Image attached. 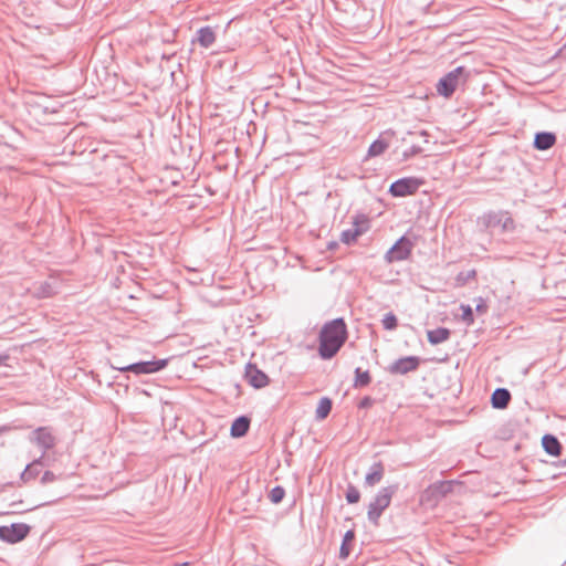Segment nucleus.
I'll return each mask as SVG.
<instances>
[{"label":"nucleus","mask_w":566,"mask_h":566,"mask_svg":"<svg viewBox=\"0 0 566 566\" xmlns=\"http://www.w3.org/2000/svg\"><path fill=\"white\" fill-rule=\"evenodd\" d=\"M348 332L344 318L326 322L318 335V354L323 359L333 358L347 340Z\"/></svg>","instance_id":"f257e3e1"},{"label":"nucleus","mask_w":566,"mask_h":566,"mask_svg":"<svg viewBox=\"0 0 566 566\" xmlns=\"http://www.w3.org/2000/svg\"><path fill=\"white\" fill-rule=\"evenodd\" d=\"M399 490L398 484H391L388 486L381 488L377 494L375 495L374 500L368 505L367 511V517L368 521L375 525H379V518L385 512L387 507H389L391 503L392 496L397 493Z\"/></svg>","instance_id":"f03ea898"},{"label":"nucleus","mask_w":566,"mask_h":566,"mask_svg":"<svg viewBox=\"0 0 566 566\" xmlns=\"http://www.w3.org/2000/svg\"><path fill=\"white\" fill-rule=\"evenodd\" d=\"M479 222L485 229L501 228L503 233L513 232L516 223L509 211H489L479 218Z\"/></svg>","instance_id":"7ed1b4c3"},{"label":"nucleus","mask_w":566,"mask_h":566,"mask_svg":"<svg viewBox=\"0 0 566 566\" xmlns=\"http://www.w3.org/2000/svg\"><path fill=\"white\" fill-rule=\"evenodd\" d=\"M168 361H169L168 358L154 359V360H147V361H138V363H134V364H130L127 366L114 367V368L119 371H123V373L130 371L136 375H148V374H154V373L165 369L168 365Z\"/></svg>","instance_id":"20e7f679"},{"label":"nucleus","mask_w":566,"mask_h":566,"mask_svg":"<svg viewBox=\"0 0 566 566\" xmlns=\"http://www.w3.org/2000/svg\"><path fill=\"white\" fill-rule=\"evenodd\" d=\"M465 72V67L458 66L441 77L437 84L438 93L443 97H450L457 90L460 78Z\"/></svg>","instance_id":"39448f33"},{"label":"nucleus","mask_w":566,"mask_h":566,"mask_svg":"<svg viewBox=\"0 0 566 566\" xmlns=\"http://www.w3.org/2000/svg\"><path fill=\"white\" fill-rule=\"evenodd\" d=\"M412 248H413L412 241L409 238H407L406 235H402L386 252L385 261L389 264L394 263V262L405 261L410 256Z\"/></svg>","instance_id":"423d86ee"},{"label":"nucleus","mask_w":566,"mask_h":566,"mask_svg":"<svg viewBox=\"0 0 566 566\" xmlns=\"http://www.w3.org/2000/svg\"><path fill=\"white\" fill-rule=\"evenodd\" d=\"M422 180L415 177H405L394 181L389 187L392 197H406L417 192Z\"/></svg>","instance_id":"0eeeda50"},{"label":"nucleus","mask_w":566,"mask_h":566,"mask_svg":"<svg viewBox=\"0 0 566 566\" xmlns=\"http://www.w3.org/2000/svg\"><path fill=\"white\" fill-rule=\"evenodd\" d=\"M29 440L42 449L41 455H43V458L45 457V452L52 449L56 443L52 429L49 427L36 428L31 432Z\"/></svg>","instance_id":"6e6552de"},{"label":"nucleus","mask_w":566,"mask_h":566,"mask_svg":"<svg viewBox=\"0 0 566 566\" xmlns=\"http://www.w3.org/2000/svg\"><path fill=\"white\" fill-rule=\"evenodd\" d=\"M31 527L23 523H13L10 526H0V539L10 544L24 539Z\"/></svg>","instance_id":"1a4fd4ad"},{"label":"nucleus","mask_w":566,"mask_h":566,"mask_svg":"<svg viewBox=\"0 0 566 566\" xmlns=\"http://www.w3.org/2000/svg\"><path fill=\"white\" fill-rule=\"evenodd\" d=\"M453 481H439L429 485L423 492V499L430 502H438L452 492Z\"/></svg>","instance_id":"9d476101"},{"label":"nucleus","mask_w":566,"mask_h":566,"mask_svg":"<svg viewBox=\"0 0 566 566\" xmlns=\"http://www.w3.org/2000/svg\"><path fill=\"white\" fill-rule=\"evenodd\" d=\"M420 358L417 356H406L395 360L388 368L390 374L406 375L418 369Z\"/></svg>","instance_id":"9b49d317"},{"label":"nucleus","mask_w":566,"mask_h":566,"mask_svg":"<svg viewBox=\"0 0 566 566\" xmlns=\"http://www.w3.org/2000/svg\"><path fill=\"white\" fill-rule=\"evenodd\" d=\"M244 377L248 384L256 389L263 388L269 384L268 375L251 363L245 366Z\"/></svg>","instance_id":"f8f14e48"},{"label":"nucleus","mask_w":566,"mask_h":566,"mask_svg":"<svg viewBox=\"0 0 566 566\" xmlns=\"http://www.w3.org/2000/svg\"><path fill=\"white\" fill-rule=\"evenodd\" d=\"M385 475V467H384V463L381 461H378V462H374L367 474L365 475V485L366 486H375L376 484H378L382 478Z\"/></svg>","instance_id":"ddd939ff"},{"label":"nucleus","mask_w":566,"mask_h":566,"mask_svg":"<svg viewBox=\"0 0 566 566\" xmlns=\"http://www.w3.org/2000/svg\"><path fill=\"white\" fill-rule=\"evenodd\" d=\"M556 143V135L551 132H539L535 134L533 146L537 150H547Z\"/></svg>","instance_id":"4468645a"},{"label":"nucleus","mask_w":566,"mask_h":566,"mask_svg":"<svg viewBox=\"0 0 566 566\" xmlns=\"http://www.w3.org/2000/svg\"><path fill=\"white\" fill-rule=\"evenodd\" d=\"M511 392L506 388H496L491 396L492 407L495 409H504L511 401Z\"/></svg>","instance_id":"2eb2a0df"},{"label":"nucleus","mask_w":566,"mask_h":566,"mask_svg":"<svg viewBox=\"0 0 566 566\" xmlns=\"http://www.w3.org/2000/svg\"><path fill=\"white\" fill-rule=\"evenodd\" d=\"M250 419L247 416H240L231 424L230 434L233 438H241L247 434L250 428Z\"/></svg>","instance_id":"dca6fc26"},{"label":"nucleus","mask_w":566,"mask_h":566,"mask_svg":"<svg viewBox=\"0 0 566 566\" xmlns=\"http://www.w3.org/2000/svg\"><path fill=\"white\" fill-rule=\"evenodd\" d=\"M44 463V458L41 455L40 458L33 460L31 463H29L23 472L20 475V479L27 483L30 480L36 478L40 474V468Z\"/></svg>","instance_id":"f3484780"},{"label":"nucleus","mask_w":566,"mask_h":566,"mask_svg":"<svg viewBox=\"0 0 566 566\" xmlns=\"http://www.w3.org/2000/svg\"><path fill=\"white\" fill-rule=\"evenodd\" d=\"M197 41L202 48H210L216 41L214 30L209 25L200 28L197 31Z\"/></svg>","instance_id":"a211bd4d"},{"label":"nucleus","mask_w":566,"mask_h":566,"mask_svg":"<svg viewBox=\"0 0 566 566\" xmlns=\"http://www.w3.org/2000/svg\"><path fill=\"white\" fill-rule=\"evenodd\" d=\"M451 336V331L446 327H438L427 332L428 342L431 345H438L447 342Z\"/></svg>","instance_id":"6ab92c4d"},{"label":"nucleus","mask_w":566,"mask_h":566,"mask_svg":"<svg viewBox=\"0 0 566 566\" xmlns=\"http://www.w3.org/2000/svg\"><path fill=\"white\" fill-rule=\"evenodd\" d=\"M542 446L549 455L557 457L560 454V442L553 434H545L542 439Z\"/></svg>","instance_id":"aec40b11"},{"label":"nucleus","mask_w":566,"mask_h":566,"mask_svg":"<svg viewBox=\"0 0 566 566\" xmlns=\"http://www.w3.org/2000/svg\"><path fill=\"white\" fill-rule=\"evenodd\" d=\"M353 230L359 232V235L366 233L370 228V219L364 213H357L353 217Z\"/></svg>","instance_id":"412c9836"},{"label":"nucleus","mask_w":566,"mask_h":566,"mask_svg":"<svg viewBox=\"0 0 566 566\" xmlns=\"http://www.w3.org/2000/svg\"><path fill=\"white\" fill-rule=\"evenodd\" d=\"M355 539V532L353 530H349L345 533L343 537V542L339 548V558L340 559H347L348 556L352 553V543Z\"/></svg>","instance_id":"4be33fe9"},{"label":"nucleus","mask_w":566,"mask_h":566,"mask_svg":"<svg viewBox=\"0 0 566 566\" xmlns=\"http://www.w3.org/2000/svg\"><path fill=\"white\" fill-rule=\"evenodd\" d=\"M333 402L328 397L321 398L318 406L315 411V418L317 420H324L327 418L332 410Z\"/></svg>","instance_id":"5701e85b"},{"label":"nucleus","mask_w":566,"mask_h":566,"mask_svg":"<svg viewBox=\"0 0 566 566\" xmlns=\"http://www.w3.org/2000/svg\"><path fill=\"white\" fill-rule=\"evenodd\" d=\"M371 377L368 370H361V368L357 367L355 369V379H354V387L355 388H363L370 384Z\"/></svg>","instance_id":"b1692460"},{"label":"nucleus","mask_w":566,"mask_h":566,"mask_svg":"<svg viewBox=\"0 0 566 566\" xmlns=\"http://www.w3.org/2000/svg\"><path fill=\"white\" fill-rule=\"evenodd\" d=\"M475 277H476V271L474 269L469 270V271H462V272L458 273V275L455 276V285L459 287H462L465 284H468L470 281L475 280Z\"/></svg>","instance_id":"393cba45"},{"label":"nucleus","mask_w":566,"mask_h":566,"mask_svg":"<svg viewBox=\"0 0 566 566\" xmlns=\"http://www.w3.org/2000/svg\"><path fill=\"white\" fill-rule=\"evenodd\" d=\"M388 143L384 139H376L368 148V156L369 157H376L381 155L387 148Z\"/></svg>","instance_id":"a878e982"},{"label":"nucleus","mask_w":566,"mask_h":566,"mask_svg":"<svg viewBox=\"0 0 566 566\" xmlns=\"http://www.w3.org/2000/svg\"><path fill=\"white\" fill-rule=\"evenodd\" d=\"M345 497L349 504L358 503L360 500V492L354 484L349 483L346 488Z\"/></svg>","instance_id":"bb28decb"},{"label":"nucleus","mask_w":566,"mask_h":566,"mask_svg":"<svg viewBox=\"0 0 566 566\" xmlns=\"http://www.w3.org/2000/svg\"><path fill=\"white\" fill-rule=\"evenodd\" d=\"M285 496V490L283 486L281 485H276L274 486L270 493H269V499L272 503L274 504H279L282 502V500L284 499Z\"/></svg>","instance_id":"cd10ccee"},{"label":"nucleus","mask_w":566,"mask_h":566,"mask_svg":"<svg viewBox=\"0 0 566 566\" xmlns=\"http://www.w3.org/2000/svg\"><path fill=\"white\" fill-rule=\"evenodd\" d=\"M360 237L359 232L354 231L353 229L344 230L340 234V241L347 245L356 242L357 238Z\"/></svg>","instance_id":"c85d7f7f"},{"label":"nucleus","mask_w":566,"mask_h":566,"mask_svg":"<svg viewBox=\"0 0 566 566\" xmlns=\"http://www.w3.org/2000/svg\"><path fill=\"white\" fill-rule=\"evenodd\" d=\"M381 323H382L384 328L387 331H392L398 326V319H397L396 315L391 312L387 313L384 316Z\"/></svg>","instance_id":"c756f323"},{"label":"nucleus","mask_w":566,"mask_h":566,"mask_svg":"<svg viewBox=\"0 0 566 566\" xmlns=\"http://www.w3.org/2000/svg\"><path fill=\"white\" fill-rule=\"evenodd\" d=\"M461 311H462V321L467 324V325H472L474 323V315H473V310L470 305H465V304H461L460 306Z\"/></svg>","instance_id":"7c9ffc66"},{"label":"nucleus","mask_w":566,"mask_h":566,"mask_svg":"<svg viewBox=\"0 0 566 566\" xmlns=\"http://www.w3.org/2000/svg\"><path fill=\"white\" fill-rule=\"evenodd\" d=\"M54 293L53 287L50 283H43L40 285L39 291L36 292V295L39 297H50Z\"/></svg>","instance_id":"2f4dec72"},{"label":"nucleus","mask_w":566,"mask_h":566,"mask_svg":"<svg viewBox=\"0 0 566 566\" xmlns=\"http://www.w3.org/2000/svg\"><path fill=\"white\" fill-rule=\"evenodd\" d=\"M56 480H57V475H55L52 471H45L40 479V483L42 485H46V484L55 482Z\"/></svg>","instance_id":"473e14b6"},{"label":"nucleus","mask_w":566,"mask_h":566,"mask_svg":"<svg viewBox=\"0 0 566 566\" xmlns=\"http://www.w3.org/2000/svg\"><path fill=\"white\" fill-rule=\"evenodd\" d=\"M422 151L420 146L413 145L409 149L405 150L402 157L405 160L409 159L412 156H416Z\"/></svg>","instance_id":"72a5a7b5"},{"label":"nucleus","mask_w":566,"mask_h":566,"mask_svg":"<svg viewBox=\"0 0 566 566\" xmlns=\"http://www.w3.org/2000/svg\"><path fill=\"white\" fill-rule=\"evenodd\" d=\"M475 311L480 314H484L486 313L488 311V304L482 298V297H479L478 298V303H476V306H475Z\"/></svg>","instance_id":"f704fd0d"},{"label":"nucleus","mask_w":566,"mask_h":566,"mask_svg":"<svg viewBox=\"0 0 566 566\" xmlns=\"http://www.w3.org/2000/svg\"><path fill=\"white\" fill-rule=\"evenodd\" d=\"M373 403H374V400L369 396H366V397L361 398V400L358 403V407L360 409H366V408H369Z\"/></svg>","instance_id":"c9c22d12"},{"label":"nucleus","mask_w":566,"mask_h":566,"mask_svg":"<svg viewBox=\"0 0 566 566\" xmlns=\"http://www.w3.org/2000/svg\"><path fill=\"white\" fill-rule=\"evenodd\" d=\"M8 359V356L7 355H1L0 354V366L3 365L6 363V360Z\"/></svg>","instance_id":"e433bc0d"},{"label":"nucleus","mask_w":566,"mask_h":566,"mask_svg":"<svg viewBox=\"0 0 566 566\" xmlns=\"http://www.w3.org/2000/svg\"><path fill=\"white\" fill-rule=\"evenodd\" d=\"M8 430L7 427H0V436Z\"/></svg>","instance_id":"4c0bfd02"},{"label":"nucleus","mask_w":566,"mask_h":566,"mask_svg":"<svg viewBox=\"0 0 566 566\" xmlns=\"http://www.w3.org/2000/svg\"><path fill=\"white\" fill-rule=\"evenodd\" d=\"M336 245H337V243H336V242H333V243H331V244H329V248H334V247H336Z\"/></svg>","instance_id":"58836bf2"}]
</instances>
